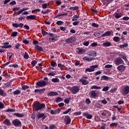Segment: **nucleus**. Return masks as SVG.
Returning <instances> with one entry per match:
<instances>
[{"label": "nucleus", "instance_id": "nucleus-30", "mask_svg": "<svg viewBox=\"0 0 129 129\" xmlns=\"http://www.w3.org/2000/svg\"><path fill=\"white\" fill-rule=\"evenodd\" d=\"M51 81L54 83H57L59 82L60 81L59 80V79L55 78L52 79Z\"/></svg>", "mask_w": 129, "mask_h": 129}, {"label": "nucleus", "instance_id": "nucleus-59", "mask_svg": "<svg viewBox=\"0 0 129 129\" xmlns=\"http://www.w3.org/2000/svg\"><path fill=\"white\" fill-rule=\"evenodd\" d=\"M79 21H77L73 22V24L74 26H78V25H79Z\"/></svg>", "mask_w": 129, "mask_h": 129}, {"label": "nucleus", "instance_id": "nucleus-63", "mask_svg": "<svg viewBox=\"0 0 129 129\" xmlns=\"http://www.w3.org/2000/svg\"><path fill=\"white\" fill-rule=\"evenodd\" d=\"M92 47H96L97 46V42H94L91 44Z\"/></svg>", "mask_w": 129, "mask_h": 129}, {"label": "nucleus", "instance_id": "nucleus-35", "mask_svg": "<svg viewBox=\"0 0 129 129\" xmlns=\"http://www.w3.org/2000/svg\"><path fill=\"white\" fill-rule=\"evenodd\" d=\"M41 33H42L43 36H46V35H48V34H49V33H48V32H46V31H45V30H44L43 29H42V30H41Z\"/></svg>", "mask_w": 129, "mask_h": 129}, {"label": "nucleus", "instance_id": "nucleus-11", "mask_svg": "<svg viewBox=\"0 0 129 129\" xmlns=\"http://www.w3.org/2000/svg\"><path fill=\"white\" fill-rule=\"evenodd\" d=\"M79 81L80 82H81L83 85H87L88 84H89V82L87 81V80L83 78L80 79Z\"/></svg>", "mask_w": 129, "mask_h": 129}, {"label": "nucleus", "instance_id": "nucleus-49", "mask_svg": "<svg viewBox=\"0 0 129 129\" xmlns=\"http://www.w3.org/2000/svg\"><path fill=\"white\" fill-rule=\"evenodd\" d=\"M102 79H104V80H108V77L106 76H103L101 77Z\"/></svg>", "mask_w": 129, "mask_h": 129}, {"label": "nucleus", "instance_id": "nucleus-16", "mask_svg": "<svg viewBox=\"0 0 129 129\" xmlns=\"http://www.w3.org/2000/svg\"><path fill=\"white\" fill-rule=\"evenodd\" d=\"M47 95H48V96H56L58 95V93L57 92L51 91L48 93Z\"/></svg>", "mask_w": 129, "mask_h": 129}, {"label": "nucleus", "instance_id": "nucleus-42", "mask_svg": "<svg viewBox=\"0 0 129 129\" xmlns=\"http://www.w3.org/2000/svg\"><path fill=\"white\" fill-rule=\"evenodd\" d=\"M72 109L71 108H69L68 109V110L65 111L63 112V114H67V113H69V112H70V111H71Z\"/></svg>", "mask_w": 129, "mask_h": 129}, {"label": "nucleus", "instance_id": "nucleus-36", "mask_svg": "<svg viewBox=\"0 0 129 129\" xmlns=\"http://www.w3.org/2000/svg\"><path fill=\"white\" fill-rule=\"evenodd\" d=\"M117 125H118V123L117 122L111 123L110 124V126H117Z\"/></svg>", "mask_w": 129, "mask_h": 129}, {"label": "nucleus", "instance_id": "nucleus-27", "mask_svg": "<svg viewBox=\"0 0 129 129\" xmlns=\"http://www.w3.org/2000/svg\"><path fill=\"white\" fill-rule=\"evenodd\" d=\"M91 89H101V87L100 86H97L94 85L92 87H91Z\"/></svg>", "mask_w": 129, "mask_h": 129}, {"label": "nucleus", "instance_id": "nucleus-24", "mask_svg": "<svg viewBox=\"0 0 129 129\" xmlns=\"http://www.w3.org/2000/svg\"><path fill=\"white\" fill-rule=\"evenodd\" d=\"M14 115L18 117H24V116L23 114H21L20 113H15Z\"/></svg>", "mask_w": 129, "mask_h": 129}, {"label": "nucleus", "instance_id": "nucleus-22", "mask_svg": "<svg viewBox=\"0 0 129 129\" xmlns=\"http://www.w3.org/2000/svg\"><path fill=\"white\" fill-rule=\"evenodd\" d=\"M111 43L109 42V41L104 42L102 44L103 47H109V46H111Z\"/></svg>", "mask_w": 129, "mask_h": 129}, {"label": "nucleus", "instance_id": "nucleus-31", "mask_svg": "<svg viewBox=\"0 0 129 129\" xmlns=\"http://www.w3.org/2000/svg\"><path fill=\"white\" fill-rule=\"evenodd\" d=\"M49 5H50V4H49V3L44 4L42 5V9H47V8H48V6H49Z\"/></svg>", "mask_w": 129, "mask_h": 129}, {"label": "nucleus", "instance_id": "nucleus-33", "mask_svg": "<svg viewBox=\"0 0 129 129\" xmlns=\"http://www.w3.org/2000/svg\"><path fill=\"white\" fill-rule=\"evenodd\" d=\"M60 101H63V98L58 97L56 99V102H60Z\"/></svg>", "mask_w": 129, "mask_h": 129}, {"label": "nucleus", "instance_id": "nucleus-64", "mask_svg": "<svg viewBox=\"0 0 129 129\" xmlns=\"http://www.w3.org/2000/svg\"><path fill=\"white\" fill-rule=\"evenodd\" d=\"M60 29L61 31H63V32H65V31H66V28H65L64 27H60Z\"/></svg>", "mask_w": 129, "mask_h": 129}, {"label": "nucleus", "instance_id": "nucleus-19", "mask_svg": "<svg viewBox=\"0 0 129 129\" xmlns=\"http://www.w3.org/2000/svg\"><path fill=\"white\" fill-rule=\"evenodd\" d=\"M9 44L10 43L8 42L4 43V46L2 47V48H12V45H9Z\"/></svg>", "mask_w": 129, "mask_h": 129}, {"label": "nucleus", "instance_id": "nucleus-53", "mask_svg": "<svg viewBox=\"0 0 129 129\" xmlns=\"http://www.w3.org/2000/svg\"><path fill=\"white\" fill-rule=\"evenodd\" d=\"M10 67H14V68H18V67H19V65L17 64H14L12 65H10Z\"/></svg>", "mask_w": 129, "mask_h": 129}, {"label": "nucleus", "instance_id": "nucleus-6", "mask_svg": "<svg viewBox=\"0 0 129 129\" xmlns=\"http://www.w3.org/2000/svg\"><path fill=\"white\" fill-rule=\"evenodd\" d=\"M115 64L118 66V65H120L121 64H123L124 62H123V60L121 59L120 57H117L115 59Z\"/></svg>", "mask_w": 129, "mask_h": 129}, {"label": "nucleus", "instance_id": "nucleus-38", "mask_svg": "<svg viewBox=\"0 0 129 129\" xmlns=\"http://www.w3.org/2000/svg\"><path fill=\"white\" fill-rule=\"evenodd\" d=\"M24 59H29V54H28V53H27V52H25V54L24 55Z\"/></svg>", "mask_w": 129, "mask_h": 129}, {"label": "nucleus", "instance_id": "nucleus-32", "mask_svg": "<svg viewBox=\"0 0 129 129\" xmlns=\"http://www.w3.org/2000/svg\"><path fill=\"white\" fill-rule=\"evenodd\" d=\"M116 19H119L121 17V14L115 13L114 14Z\"/></svg>", "mask_w": 129, "mask_h": 129}, {"label": "nucleus", "instance_id": "nucleus-54", "mask_svg": "<svg viewBox=\"0 0 129 129\" xmlns=\"http://www.w3.org/2000/svg\"><path fill=\"white\" fill-rule=\"evenodd\" d=\"M31 64L32 66L34 67L36 64H37V61L36 60H32L31 62Z\"/></svg>", "mask_w": 129, "mask_h": 129}, {"label": "nucleus", "instance_id": "nucleus-57", "mask_svg": "<svg viewBox=\"0 0 129 129\" xmlns=\"http://www.w3.org/2000/svg\"><path fill=\"white\" fill-rule=\"evenodd\" d=\"M10 5V6H15V5H17V3H16V1H14L11 2Z\"/></svg>", "mask_w": 129, "mask_h": 129}, {"label": "nucleus", "instance_id": "nucleus-23", "mask_svg": "<svg viewBox=\"0 0 129 129\" xmlns=\"http://www.w3.org/2000/svg\"><path fill=\"white\" fill-rule=\"evenodd\" d=\"M35 49H36V50H38V51H41L42 52H43V51H44V50L43 49V47H42L39 45L36 46Z\"/></svg>", "mask_w": 129, "mask_h": 129}, {"label": "nucleus", "instance_id": "nucleus-15", "mask_svg": "<svg viewBox=\"0 0 129 129\" xmlns=\"http://www.w3.org/2000/svg\"><path fill=\"white\" fill-rule=\"evenodd\" d=\"M83 60L84 61H88V62H91V61L94 60V58L93 57H88L87 56H85L83 57Z\"/></svg>", "mask_w": 129, "mask_h": 129}, {"label": "nucleus", "instance_id": "nucleus-14", "mask_svg": "<svg viewBox=\"0 0 129 129\" xmlns=\"http://www.w3.org/2000/svg\"><path fill=\"white\" fill-rule=\"evenodd\" d=\"M12 26L15 28H18V27H19V28H23V27H24V24L20 23L19 24L18 23H13L12 24Z\"/></svg>", "mask_w": 129, "mask_h": 129}, {"label": "nucleus", "instance_id": "nucleus-17", "mask_svg": "<svg viewBox=\"0 0 129 129\" xmlns=\"http://www.w3.org/2000/svg\"><path fill=\"white\" fill-rule=\"evenodd\" d=\"M83 115L87 117L88 119H91V118H92V115L88 114L87 112L83 113Z\"/></svg>", "mask_w": 129, "mask_h": 129}, {"label": "nucleus", "instance_id": "nucleus-9", "mask_svg": "<svg viewBox=\"0 0 129 129\" xmlns=\"http://www.w3.org/2000/svg\"><path fill=\"white\" fill-rule=\"evenodd\" d=\"M64 121L66 122V124H70V122H71L70 117L68 115H66L64 118Z\"/></svg>", "mask_w": 129, "mask_h": 129}, {"label": "nucleus", "instance_id": "nucleus-40", "mask_svg": "<svg viewBox=\"0 0 129 129\" xmlns=\"http://www.w3.org/2000/svg\"><path fill=\"white\" fill-rule=\"evenodd\" d=\"M58 67L60 68V69H63V68H65V66L64 64H62L61 63H58Z\"/></svg>", "mask_w": 129, "mask_h": 129}, {"label": "nucleus", "instance_id": "nucleus-29", "mask_svg": "<svg viewBox=\"0 0 129 129\" xmlns=\"http://www.w3.org/2000/svg\"><path fill=\"white\" fill-rule=\"evenodd\" d=\"M120 58H121L122 59H123L124 61H127V59L126 58V56L125 55H123L122 54H119Z\"/></svg>", "mask_w": 129, "mask_h": 129}, {"label": "nucleus", "instance_id": "nucleus-55", "mask_svg": "<svg viewBox=\"0 0 129 129\" xmlns=\"http://www.w3.org/2000/svg\"><path fill=\"white\" fill-rule=\"evenodd\" d=\"M20 47H21V44L19 43H18L17 44L15 45V48L17 50H19V48H20Z\"/></svg>", "mask_w": 129, "mask_h": 129}, {"label": "nucleus", "instance_id": "nucleus-50", "mask_svg": "<svg viewBox=\"0 0 129 129\" xmlns=\"http://www.w3.org/2000/svg\"><path fill=\"white\" fill-rule=\"evenodd\" d=\"M51 114H57V111L55 110H50Z\"/></svg>", "mask_w": 129, "mask_h": 129}, {"label": "nucleus", "instance_id": "nucleus-3", "mask_svg": "<svg viewBox=\"0 0 129 129\" xmlns=\"http://www.w3.org/2000/svg\"><path fill=\"white\" fill-rule=\"evenodd\" d=\"M48 84H49V82L45 81H39L36 83V85L38 87H44V86H46Z\"/></svg>", "mask_w": 129, "mask_h": 129}, {"label": "nucleus", "instance_id": "nucleus-13", "mask_svg": "<svg viewBox=\"0 0 129 129\" xmlns=\"http://www.w3.org/2000/svg\"><path fill=\"white\" fill-rule=\"evenodd\" d=\"M91 97L92 98H96L97 96V93H96V91L93 90L90 92Z\"/></svg>", "mask_w": 129, "mask_h": 129}, {"label": "nucleus", "instance_id": "nucleus-44", "mask_svg": "<svg viewBox=\"0 0 129 129\" xmlns=\"http://www.w3.org/2000/svg\"><path fill=\"white\" fill-rule=\"evenodd\" d=\"M127 46H128V44H127V43H125V44H124L123 45H120V48H123L125 47H127Z\"/></svg>", "mask_w": 129, "mask_h": 129}, {"label": "nucleus", "instance_id": "nucleus-46", "mask_svg": "<svg viewBox=\"0 0 129 129\" xmlns=\"http://www.w3.org/2000/svg\"><path fill=\"white\" fill-rule=\"evenodd\" d=\"M28 88H29L28 86L24 85L22 87V89H23V90H26V89H28Z\"/></svg>", "mask_w": 129, "mask_h": 129}, {"label": "nucleus", "instance_id": "nucleus-34", "mask_svg": "<svg viewBox=\"0 0 129 129\" xmlns=\"http://www.w3.org/2000/svg\"><path fill=\"white\" fill-rule=\"evenodd\" d=\"M7 112H15L16 111V110L14 109H8L6 110Z\"/></svg>", "mask_w": 129, "mask_h": 129}, {"label": "nucleus", "instance_id": "nucleus-4", "mask_svg": "<svg viewBox=\"0 0 129 129\" xmlns=\"http://www.w3.org/2000/svg\"><path fill=\"white\" fill-rule=\"evenodd\" d=\"M12 124L13 125H14V126H16L17 127L22 126V122H21V121L18 119H15L12 121Z\"/></svg>", "mask_w": 129, "mask_h": 129}, {"label": "nucleus", "instance_id": "nucleus-43", "mask_svg": "<svg viewBox=\"0 0 129 129\" xmlns=\"http://www.w3.org/2000/svg\"><path fill=\"white\" fill-rule=\"evenodd\" d=\"M51 66H52V67H55V66L56 65V62L54 60H52L50 63Z\"/></svg>", "mask_w": 129, "mask_h": 129}, {"label": "nucleus", "instance_id": "nucleus-41", "mask_svg": "<svg viewBox=\"0 0 129 129\" xmlns=\"http://www.w3.org/2000/svg\"><path fill=\"white\" fill-rule=\"evenodd\" d=\"M45 91H46V89H45V88L40 89L39 94H42V93H44V92H45Z\"/></svg>", "mask_w": 129, "mask_h": 129}, {"label": "nucleus", "instance_id": "nucleus-28", "mask_svg": "<svg viewBox=\"0 0 129 129\" xmlns=\"http://www.w3.org/2000/svg\"><path fill=\"white\" fill-rule=\"evenodd\" d=\"M21 94V91L20 90H16L13 92V94L14 95H17L18 94Z\"/></svg>", "mask_w": 129, "mask_h": 129}, {"label": "nucleus", "instance_id": "nucleus-18", "mask_svg": "<svg viewBox=\"0 0 129 129\" xmlns=\"http://www.w3.org/2000/svg\"><path fill=\"white\" fill-rule=\"evenodd\" d=\"M129 93V86H125L124 88V94L125 95H127V94Z\"/></svg>", "mask_w": 129, "mask_h": 129}, {"label": "nucleus", "instance_id": "nucleus-25", "mask_svg": "<svg viewBox=\"0 0 129 129\" xmlns=\"http://www.w3.org/2000/svg\"><path fill=\"white\" fill-rule=\"evenodd\" d=\"M110 34H111V32L110 31L106 32L105 33L102 35V37H106V36H109Z\"/></svg>", "mask_w": 129, "mask_h": 129}, {"label": "nucleus", "instance_id": "nucleus-2", "mask_svg": "<svg viewBox=\"0 0 129 129\" xmlns=\"http://www.w3.org/2000/svg\"><path fill=\"white\" fill-rule=\"evenodd\" d=\"M80 88L78 86H74L70 89V91L72 92V94H76L79 92Z\"/></svg>", "mask_w": 129, "mask_h": 129}, {"label": "nucleus", "instance_id": "nucleus-52", "mask_svg": "<svg viewBox=\"0 0 129 129\" xmlns=\"http://www.w3.org/2000/svg\"><path fill=\"white\" fill-rule=\"evenodd\" d=\"M92 26L93 27H95V28H98V27H99V25L95 23H92Z\"/></svg>", "mask_w": 129, "mask_h": 129}, {"label": "nucleus", "instance_id": "nucleus-5", "mask_svg": "<svg viewBox=\"0 0 129 129\" xmlns=\"http://www.w3.org/2000/svg\"><path fill=\"white\" fill-rule=\"evenodd\" d=\"M98 68V65L96 64L94 66H91L90 68H88L86 69L85 72H93L94 70H95V68Z\"/></svg>", "mask_w": 129, "mask_h": 129}, {"label": "nucleus", "instance_id": "nucleus-62", "mask_svg": "<svg viewBox=\"0 0 129 129\" xmlns=\"http://www.w3.org/2000/svg\"><path fill=\"white\" fill-rule=\"evenodd\" d=\"M23 43H24V44H29V41L26 39H24L23 40Z\"/></svg>", "mask_w": 129, "mask_h": 129}, {"label": "nucleus", "instance_id": "nucleus-58", "mask_svg": "<svg viewBox=\"0 0 129 129\" xmlns=\"http://www.w3.org/2000/svg\"><path fill=\"white\" fill-rule=\"evenodd\" d=\"M79 7L77 6L72 8V10H73V11H77V10H79Z\"/></svg>", "mask_w": 129, "mask_h": 129}, {"label": "nucleus", "instance_id": "nucleus-48", "mask_svg": "<svg viewBox=\"0 0 129 129\" xmlns=\"http://www.w3.org/2000/svg\"><path fill=\"white\" fill-rule=\"evenodd\" d=\"M107 111L104 110L103 112L102 113V115H103V116H106V114H107Z\"/></svg>", "mask_w": 129, "mask_h": 129}, {"label": "nucleus", "instance_id": "nucleus-45", "mask_svg": "<svg viewBox=\"0 0 129 129\" xmlns=\"http://www.w3.org/2000/svg\"><path fill=\"white\" fill-rule=\"evenodd\" d=\"M62 24H64V22L63 21H58L56 22V25H58V26H61Z\"/></svg>", "mask_w": 129, "mask_h": 129}, {"label": "nucleus", "instance_id": "nucleus-12", "mask_svg": "<svg viewBox=\"0 0 129 129\" xmlns=\"http://www.w3.org/2000/svg\"><path fill=\"white\" fill-rule=\"evenodd\" d=\"M46 117H47V116H46L44 113H39L37 115V118H38V119L42 118V120H44Z\"/></svg>", "mask_w": 129, "mask_h": 129}, {"label": "nucleus", "instance_id": "nucleus-21", "mask_svg": "<svg viewBox=\"0 0 129 129\" xmlns=\"http://www.w3.org/2000/svg\"><path fill=\"white\" fill-rule=\"evenodd\" d=\"M3 123L6 125H11V121L9 119H6L3 121Z\"/></svg>", "mask_w": 129, "mask_h": 129}, {"label": "nucleus", "instance_id": "nucleus-8", "mask_svg": "<svg viewBox=\"0 0 129 129\" xmlns=\"http://www.w3.org/2000/svg\"><path fill=\"white\" fill-rule=\"evenodd\" d=\"M97 53L94 50H90L87 52L88 56H91L92 57H96V54Z\"/></svg>", "mask_w": 129, "mask_h": 129}, {"label": "nucleus", "instance_id": "nucleus-61", "mask_svg": "<svg viewBox=\"0 0 129 129\" xmlns=\"http://www.w3.org/2000/svg\"><path fill=\"white\" fill-rule=\"evenodd\" d=\"M112 67V65L111 64H106L105 66V68H111Z\"/></svg>", "mask_w": 129, "mask_h": 129}, {"label": "nucleus", "instance_id": "nucleus-60", "mask_svg": "<svg viewBox=\"0 0 129 129\" xmlns=\"http://www.w3.org/2000/svg\"><path fill=\"white\" fill-rule=\"evenodd\" d=\"M100 74H101V72L99 71L95 73V76H97V75H100Z\"/></svg>", "mask_w": 129, "mask_h": 129}, {"label": "nucleus", "instance_id": "nucleus-7", "mask_svg": "<svg viewBox=\"0 0 129 129\" xmlns=\"http://www.w3.org/2000/svg\"><path fill=\"white\" fill-rule=\"evenodd\" d=\"M76 52L79 54H84V53H85V49L82 48L78 47L76 49Z\"/></svg>", "mask_w": 129, "mask_h": 129}, {"label": "nucleus", "instance_id": "nucleus-51", "mask_svg": "<svg viewBox=\"0 0 129 129\" xmlns=\"http://www.w3.org/2000/svg\"><path fill=\"white\" fill-rule=\"evenodd\" d=\"M64 102L66 103V104H69V102H70V101L69 100V99L67 98L64 99Z\"/></svg>", "mask_w": 129, "mask_h": 129}, {"label": "nucleus", "instance_id": "nucleus-47", "mask_svg": "<svg viewBox=\"0 0 129 129\" xmlns=\"http://www.w3.org/2000/svg\"><path fill=\"white\" fill-rule=\"evenodd\" d=\"M86 103L87 104H90V103H91V101H90V99H89V98L86 99Z\"/></svg>", "mask_w": 129, "mask_h": 129}, {"label": "nucleus", "instance_id": "nucleus-26", "mask_svg": "<svg viewBox=\"0 0 129 129\" xmlns=\"http://www.w3.org/2000/svg\"><path fill=\"white\" fill-rule=\"evenodd\" d=\"M120 40V39L119 37L117 36H115L113 38V41H114V42H119Z\"/></svg>", "mask_w": 129, "mask_h": 129}, {"label": "nucleus", "instance_id": "nucleus-10", "mask_svg": "<svg viewBox=\"0 0 129 129\" xmlns=\"http://www.w3.org/2000/svg\"><path fill=\"white\" fill-rule=\"evenodd\" d=\"M117 69L119 72H123L125 70V66L124 65H120L117 67Z\"/></svg>", "mask_w": 129, "mask_h": 129}, {"label": "nucleus", "instance_id": "nucleus-56", "mask_svg": "<svg viewBox=\"0 0 129 129\" xmlns=\"http://www.w3.org/2000/svg\"><path fill=\"white\" fill-rule=\"evenodd\" d=\"M109 87L108 86H106L104 87V88L102 89L103 91H107L108 90Z\"/></svg>", "mask_w": 129, "mask_h": 129}, {"label": "nucleus", "instance_id": "nucleus-37", "mask_svg": "<svg viewBox=\"0 0 129 129\" xmlns=\"http://www.w3.org/2000/svg\"><path fill=\"white\" fill-rule=\"evenodd\" d=\"M73 39L72 38H69L66 40V43H68L69 44L70 43H72L73 42Z\"/></svg>", "mask_w": 129, "mask_h": 129}, {"label": "nucleus", "instance_id": "nucleus-39", "mask_svg": "<svg viewBox=\"0 0 129 129\" xmlns=\"http://www.w3.org/2000/svg\"><path fill=\"white\" fill-rule=\"evenodd\" d=\"M18 35V32L17 31L13 32L11 34L12 37H17Z\"/></svg>", "mask_w": 129, "mask_h": 129}, {"label": "nucleus", "instance_id": "nucleus-1", "mask_svg": "<svg viewBox=\"0 0 129 129\" xmlns=\"http://www.w3.org/2000/svg\"><path fill=\"white\" fill-rule=\"evenodd\" d=\"M33 107L35 109V111H38V110H41L43 108H45V105L44 103H40L39 102H35L33 103Z\"/></svg>", "mask_w": 129, "mask_h": 129}, {"label": "nucleus", "instance_id": "nucleus-20", "mask_svg": "<svg viewBox=\"0 0 129 129\" xmlns=\"http://www.w3.org/2000/svg\"><path fill=\"white\" fill-rule=\"evenodd\" d=\"M37 16L36 15H30L26 17L27 20H36Z\"/></svg>", "mask_w": 129, "mask_h": 129}]
</instances>
